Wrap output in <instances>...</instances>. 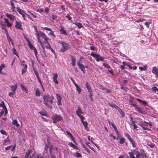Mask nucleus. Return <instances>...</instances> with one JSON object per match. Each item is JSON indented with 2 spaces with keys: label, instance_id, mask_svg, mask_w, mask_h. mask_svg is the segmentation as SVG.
Instances as JSON below:
<instances>
[{
  "label": "nucleus",
  "instance_id": "obj_4",
  "mask_svg": "<svg viewBox=\"0 0 158 158\" xmlns=\"http://www.w3.org/2000/svg\"><path fill=\"white\" fill-rule=\"evenodd\" d=\"M90 55L95 59L96 61L99 62V61H103L104 60V58L98 54L94 52L91 53Z\"/></svg>",
  "mask_w": 158,
  "mask_h": 158
},
{
  "label": "nucleus",
  "instance_id": "obj_23",
  "mask_svg": "<svg viewBox=\"0 0 158 158\" xmlns=\"http://www.w3.org/2000/svg\"><path fill=\"white\" fill-rule=\"evenodd\" d=\"M41 115L43 116H48L47 112L45 110L39 112Z\"/></svg>",
  "mask_w": 158,
  "mask_h": 158
},
{
  "label": "nucleus",
  "instance_id": "obj_36",
  "mask_svg": "<svg viewBox=\"0 0 158 158\" xmlns=\"http://www.w3.org/2000/svg\"><path fill=\"white\" fill-rule=\"evenodd\" d=\"M147 65H144V67H142L141 66H139V69L141 71H145L147 69Z\"/></svg>",
  "mask_w": 158,
  "mask_h": 158
},
{
  "label": "nucleus",
  "instance_id": "obj_44",
  "mask_svg": "<svg viewBox=\"0 0 158 158\" xmlns=\"http://www.w3.org/2000/svg\"><path fill=\"white\" fill-rule=\"evenodd\" d=\"M31 152V150H29L26 153V158H28L29 155L30 154Z\"/></svg>",
  "mask_w": 158,
  "mask_h": 158
},
{
  "label": "nucleus",
  "instance_id": "obj_13",
  "mask_svg": "<svg viewBox=\"0 0 158 158\" xmlns=\"http://www.w3.org/2000/svg\"><path fill=\"white\" fill-rule=\"evenodd\" d=\"M58 77V75L57 73H55L53 74V79L55 83L56 84H58L59 82L57 80Z\"/></svg>",
  "mask_w": 158,
  "mask_h": 158
},
{
  "label": "nucleus",
  "instance_id": "obj_18",
  "mask_svg": "<svg viewBox=\"0 0 158 158\" xmlns=\"http://www.w3.org/2000/svg\"><path fill=\"white\" fill-rule=\"evenodd\" d=\"M6 16L11 20H14L15 19V16L10 14H6Z\"/></svg>",
  "mask_w": 158,
  "mask_h": 158
},
{
  "label": "nucleus",
  "instance_id": "obj_52",
  "mask_svg": "<svg viewBox=\"0 0 158 158\" xmlns=\"http://www.w3.org/2000/svg\"><path fill=\"white\" fill-rule=\"evenodd\" d=\"M111 125L112 127L114 128L115 131H117L118 130L115 125L113 123H111Z\"/></svg>",
  "mask_w": 158,
  "mask_h": 158
},
{
  "label": "nucleus",
  "instance_id": "obj_19",
  "mask_svg": "<svg viewBox=\"0 0 158 158\" xmlns=\"http://www.w3.org/2000/svg\"><path fill=\"white\" fill-rule=\"evenodd\" d=\"M85 86L89 92H90L91 91H92L89 84L88 82H86Z\"/></svg>",
  "mask_w": 158,
  "mask_h": 158
},
{
  "label": "nucleus",
  "instance_id": "obj_55",
  "mask_svg": "<svg viewBox=\"0 0 158 158\" xmlns=\"http://www.w3.org/2000/svg\"><path fill=\"white\" fill-rule=\"evenodd\" d=\"M50 31V32L49 34L51 35L52 36H53L54 38H55L56 37V35L54 34L53 31H52V30L51 31Z\"/></svg>",
  "mask_w": 158,
  "mask_h": 158
},
{
  "label": "nucleus",
  "instance_id": "obj_41",
  "mask_svg": "<svg viewBox=\"0 0 158 158\" xmlns=\"http://www.w3.org/2000/svg\"><path fill=\"white\" fill-rule=\"evenodd\" d=\"M12 52L15 55H16L17 56L19 57V55L18 52H17L16 50L15 49V48H13L12 49Z\"/></svg>",
  "mask_w": 158,
  "mask_h": 158
},
{
  "label": "nucleus",
  "instance_id": "obj_6",
  "mask_svg": "<svg viewBox=\"0 0 158 158\" xmlns=\"http://www.w3.org/2000/svg\"><path fill=\"white\" fill-rule=\"evenodd\" d=\"M77 64L79 66V68L83 72V73H85V66L84 65L81 63V61H77Z\"/></svg>",
  "mask_w": 158,
  "mask_h": 158
},
{
  "label": "nucleus",
  "instance_id": "obj_17",
  "mask_svg": "<svg viewBox=\"0 0 158 158\" xmlns=\"http://www.w3.org/2000/svg\"><path fill=\"white\" fill-rule=\"evenodd\" d=\"M108 105L112 107L113 108H114L117 109H119V108L114 103H113L108 102Z\"/></svg>",
  "mask_w": 158,
  "mask_h": 158
},
{
  "label": "nucleus",
  "instance_id": "obj_29",
  "mask_svg": "<svg viewBox=\"0 0 158 158\" xmlns=\"http://www.w3.org/2000/svg\"><path fill=\"white\" fill-rule=\"evenodd\" d=\"M27 64H25L24 65V66L23 68L22 69V74H23L24 73H25L27 69Z\"/></svg>",
  "mask_w": 158,
  "mask_h": 158
},
{
  "label": "nucleus",
  "instance_id": "obj_42",
  "mask_svg": "<svg viewBox=\"0 0 158 158\" xmlns=\"http://www.w3.org/2000/svg\"><path fill=\"white\" fill-rule=\"evenodd\" d=\"M128 153L131 158H136L134 156V152H129Z\"/></svg>",
  "mask_w": 158,
  "mask_h": 158
},
{
  "label": "nucleus",
  "instance_id": "obj_57",
  "mask_svg": "<svg viewBox=\"0 0 158 158\" xmlns=\"http://www.w3.org/2000/svg\"><path fill=\"white\" fill-rule=\"evenodd\" d=\"M1 133L3 135H6V132L4 130L2 129L0 130Z\"/></svg>",
  "mask_w": 158,
  "mask_h": 158
},
{
  "label": "nucleus",
  "instance_id": "obj_34",
  "mask_svg": "<svg viewBox=\"0 0 158 158\" xmlns=\"http://www.w3.org/2000/svg\"><path fill=\"white\" fill-rule=\"evenodd\" d=\"M46 47L47 48L50 49L54 55L56 54V52L51 47L50 45H49V47H48L47 46H46Z\"/></svg>",
  "mask_w": 158,
  "mask_h": 158
},
{
  "label": "nucleus",
  "instance_id": "obj_38",
  "mask_svg": "<svg viewBox=\"0 0 158 158\" xmlns=\"http://www.w3.org/2000/svg\"><path fill=\"white\" fill-rule=\"evenodd\" d=\"M125 139L124 138H123V137H121L119 139V143L120 144H123L125 142Z\"/></svg>",
  "mask_w": 158,
  "mask_h": 158
},
{
  "label": "nucleus",
  "instance_id": "obj_5",
  "mask_svg": "<svg viewBox=\"0 0 158 158\" xmlns=\"http://www.w3.org/2000/svg\"><path fill=\"white\" fill-rule=\"evenodd\" d=\"M148 124V123L144 121L143 123H141L139 125L142 127L143 129L150 131V129L147 127Z\"/></svg>",
  "mask_w": 158,
  "mask_h": 158
},
{
  "label": "nucleus",
  "instance_id": "obj_10",
  "mask_svg": "<svg viewBox=\"0 0 158 158\" xmlns=\"http://www.w3.org/2000/svg\"><path fill=\"white\" fill-rule=\"evenodd\" d=\"M76 113L77 115L78 116H80V115H81V114H83L84 113V112L82 111L80 107L79 106L78 107L77 110L76 111Z\"/></svg>",
  "mask_w": 158,
  "mask_h": 158
},
{
  "label": "nucleus",
  "instance_id": "obj_47",
  "mask_svg": "<svg viewBox=\"0 0 158 158\" xmlns=\"http://www.w3.org/2000/svg\"><path fill=\"white\" fill-rule=\"evenodd\" d=\"M89 143H86V144L87 145L88 147L89 148L91 149L92 150H93V151H94V152H95V150H94V148L92 147H91L89 144Z\"/></svg>",
  "mask_w": 158,
  "mask_h": 158
},
{
  "label": "nucleus",
  "instance_id": "obj_1",
  "mask_svg": "<svg viewBox=\"0 0 158 158\" xmlns=\"http://www.w3.org/2000/svg\"><path fill=\"white\" fill-rule=\"evenodd\" d=\"M44 103L48 108H52V106L50 105L53 103L54 97L50 96L49 94L44 95L43 97Z\"/></svg>",
  "mask_w": 158,
  "mask_h": 158
},
{
  "label": "nucleus",
  "instance_id": "obj_46",
  "mask_svg": "<svg viewBox=\"0 0 158 158\" xmlns=\"http://www.w3.org/2000/svg\"><path fill=\"white\" fill-rule=\"evenodd\" d=\"M44 42L45 43L47 44L49 46V45H50L49 44V42L48 41V38L47 37L46 38H45L44 39Z\"/></svg>",
  "mask_w": 158,
  "mask_h": 158
},
{
  "label": "nucleus",
  "instance_id": "obj_35",
  "mask_svg": "<svg viewBox=\"0 0 158 158\" xmlns=\"http://www.w3.org/2000/svg\"><path fill=\"white\" fill-rule=\"evenodd\" d=\"M21 88L23 89V90H24L25 92L26 93H27L28 92V90L27 89V88L25 87L24 85H21Z\"/></svg>",
  "mask_w": 158,
  "mask_h": 158
},
{
  "label": "nucleus",
  "instance_id": "obj_25",
  "mask_svg": "<svg viewBox=\"0 0 158 158\" xmlns=\"http://www.w3.org/2000/svg\"><path fill=\"white\" fill-rule=\"evenodd\" d=\"M129 141L132 144V146L134 148H135L136 147V143L132 138L129 140Z\"/></svg>",
  "mask_w": 158,
  "mask_h": 158
},
{
  "label": "nucleus",
  "instance_id": "obj_60",
  "mask_svg": "<svg viewBox=\"0 0 158 158\" xmlns=\"http://www.w3.org/2000/svg\"><path fill=\"white\" fill-rule=\"evenodd\" d=\"M78 116L80 117V118L81 119V122H83V121H84V120L85 119V118H84L83 116L81 115H80V116Z\"/></svg>",
  "mask_w": 158,
  "mask_h": 158
},
{
  "label": "nucleus",
  "instance_id": "obj_12",
  "mask_svg": "<svg viewBox=\"0 0 158 158\" xmlns=\"http://www.w3.org/2000/svg\"><path fill=\"white\" fill-rule=\"evenodd\" d=\"M39 35V36H41L44 39L45 38H46V37H47L46 35L44 33L40 31H39L38 33H37L35 34L36 35Z\"/></svg>",
  "mask_w": 158,
  "mask_h": 158
},
{
  "label": "nucleus",
  "instance_id": "obj_62",
  "mask_svg": "<svg viewBox=\"0 0 158 158\" xmlns=\"http://www.w3.org/2000/svg\"><path fill=\"white\" fill-rule=\"evenodd\" d=\"M43 30H46L47 31H51V29H50L49 28L47 27H43Z\"/></svg>",
  "mask_w": 158,
  "mask_h": 158
},
{
  "label": "nucleus",
  "instance_id": "obj_49",
  "mask_svg": "<svg viewBox=\"0 0 158 158\" xmlns=\"http://www.w3.org/2000/svg\"><path fill=\"white\" fill-rule=\"evenodd\" d=\"M28 45L30 48L32 50L34 49V48H35L34 47L32 44L30 42H28Z\"/></svg>",
  "mask_w": 158,
  "mask_h": 158
},
{
  "label": "nucleus",
  "instance_id": "obj_15",
  "mask_svg": "<svg viewBox=\"0 0 158 158\" xmlns=\"http://www.w3.org/2000/svg\"><path fill=\"white\" fill-rule=\"evenodd\" d=\"M70 56L71 58L72 62L71 64H72V65L74 66L76 65V58L73 55H71Z\"/></svg>",
  "mask_w": 158,
  "mask_h": 158
},
{
  "label": "nucleus",
  "instance_id": "obj_48",
  "mask_svg": "<svg viewBox=\"0 0 158 158\" xmlns=\"http://www.w3.org/2000/svg\"><path fill=\"white\" fill-rule=\"evenodd\" d=\"M103 65L104 66L106 67V68L107 69H109V68H110V66L109 65V64H108L106 63H103Z\"/></svg>",
  "mask_w": 158,
  "mask_h": 158
},
{
  "label": "nucleus",
  "instance_id": "obj_33",
  "mask_svg": "<svg viewBox=\"0 0 158 158\" xmlns=\"http://www.w3.org/2000/svg\"><path fill=\"white\" fill-rule=\"evenodd\" d=\"M46 47L47 48L50 49L54 55L56 54V52L51 47L50 45H49V47H48L47 46H46Z\"/></svg>",
  "mask_w": 158,
  "mask_h": 158
},
{
  "label": "nucleus",
  "instance_id": "obj_26",
  "mask_svg": "<svg viewBox=\"0 0 158 158\" xmlns=\"http://www.w3.org/2000/svg\"><path fill=\"white\" fill-rule=\"evenodd\" d=\"M17 88V84H15L14 85L11 86V90L14 92H15V91Z\"/></svg>",
  "mask_w": 158,
  "mask_h": 158
},
{
  "label": "nucleus",
  "instance_id": "obj_22",
  "mask_svg": "<svg viewBox=\"0 0 158 158\" xmlns=\"http://www.w3.org/2000/svg\"><path fill=\"white\" fill-rule=\"evenodd\" d=\"M83 125L84 126L85 129L87 131H89V129L87 126L88 123L86 121H83L81 122Z\"/></svg>",
  "mask_w": 158,
  "mask_h": 158
},
{
  "label": "nucleus",
  "instance_id": "obj_11",
  "mask_svg": "<svg viewBox=\"0 0 158 158\" xmlns=\"http://www.w3.org/2000/svg\"><path fill=\"white\" fill-rule=\"evenodd\" d=\"M73 23L76 25L79 29H81L83 27V26L81 23H78L76 20L73 21Z\"/></svg>",
  "mask_w": 158,
  "mask_h": 158
},
{
  "label": "nucleus",
  "instance_id": "obj_43",
  "mask_svg": "<svg viewBox=\"0 0 158 158\" xmlns=\"http://www.w3.org/2000/svg\"><path fill=\"white\" fill-rule=\"evenodd\" d=\"M121 89L124 91L125 92H126L127 91V89L128 88L125 86L123 85H122L121 87Z\"/></svg>",
  "mask_w": 158,
  "mask_h": 158
},
{
  "label": "nucleus",
  "instance_id": "obj_53",
  "mask_svg": "<svg viewBox=\"0 0 158 158\" xmlns=\"http://www.w3.org/2000/svg\"><path fill=\"white\" fill-rule=\"evenodd\" d=\"M15 92H10L9 93L8 95L9 96L11 97H13V95L15 94Z\"/></svg>",
  "mask_w": 158,
  "mask_h": 158
},
{
  "label": "nucleus",
  "instance_id": "obj_40",
  "mask_svg": "<svg viewBox=\"0 0 158 158\" xmlns=\"http://www.w3.org/2000/svg\"><path fill=\"white\" fill-rule=\"evenodd\" d=\"M41 46V47L42 48V49H43V52L44 54V55L46 57H47V56L46 54V51L45 50V47L44 45V44H43V45H42Z\"/></svg>",
  "mask_w": 158,
  "mask_h": 158
},
{
  "label": "nucleus",
  "instance_id": "obj_8",
  "mask_svg": "<svg viewBox=\"0 0 158 158\" xmlns=\"http://www.w3.org/2000/svg\"><path fill=\"white\" fill-rule=\"evenodd\" d=\"M22 24L21 22H19L17 21L16 22V25L15 26V27L17 29L23 30V28L22 27Z\"/></svg>",
  "mask_w": 158,
  "mask_h": 158
},
{
  "label": "nucleus",
  "instance_id": "obj_16",
  "mask_svg": "<svg viewBox=\"0 0 158 158\" xmlns=\"http://www.w3.org/2000/svg\"><path fill=\"white\" fill-rule=\"evenodd\" d=\"M152 73L156 76H158V69L156 67H152Z\"/></svg>",
  "mask_w": 158,
  "mask_h": 158
},
{
  "label": "nucleus",
  "instance_id": "obj_50",
  "mask_svg": "<svg viewBox=\"0 0 158 158\" xmlns=\"http://www.w3.org/2000/svg\"><path fill=\"white\" fill-rule=\"evenodd\" d=\"M119 109L118 110V111L121 114L122 116L123 117H124V113L122 110H121L120 108L118 109Z\"/></svg>",
  "mask_w": 158,
  "mask_h": 158
},
{
  "label": "nucleus",
  "instance_id": "obj_56",
  "mask_svg": "<svg viewBox=\"0 0 158 158\" xmlns=\"http://www.w3.org/2000/svg\"><path fill=\"white\" fill-rule=\"evenodd\" d=\"M109 136H110L111 137H112L113 138V139L114 140H115L116 139L117 140H118V137H117V138H116L115 136L114 135H113L112 134H110Z\"/></svg>",
  "mask_w": 158,
  "mask_h": 158
},
{
  "label": "nucleus",
  "instance_id": "obj_32",
  "mask_svg": "<svg viewBox=\"0 0 158 158\" xmlns=\"http://www.w3.org/2000/svg\"><path fill=\"white\" fill-rule=\"evenodd\" d=\"M33 70L34 72V73L35 74L37 78H38L40 77L39 75L38 72L37 71L36 69H35L34 67L33 68Z\"/></svg>",
  "mask_w": 158,
  "mask_h": 158
},
{
  "label": "nucleus",
  "instance_id": "obj_21",
  "mask_svg": "<svg viewBox=\"0 0 158 158\" xmlns=\"http://www.w3.org/2000/svg\"><path fill=\"white\" fill-rule=\"evenodd\" d=\"M136 100L138 101L140 103H143L144 106H146L147 105L148 102L146 101H143L140 99H137Z\"/></svg>",
  "mask_w": 158,
  "mask_h": 158
},
{
  "label": "nucleus",
  "instance_id": "obj_9",
  "mask_svg": "<svg viewBox=\"0 0 158 158\" xmlns=\"http://www.w3.org/2000/svg\"><path fill=\"white\" fill-rule=\"evenodd\" d=\"M56 98L58 101L57 104L58 105H61V100L62 97L61 96L58 94H56Z\"/></svg>",
  "mask_w": 158,
  "mask_h": 158
},
{
  "label": "nucleus",
  "instance_id": "obj_28",
  "mask_svg": "<svg viewBox=\"0 0 158 158\" xmlns=\"http://www.w3.org/2000/svg\"><path fill=\"white\" fill-rule=\"evenodd\" d=\"M17 10V11L21 15H22L24 13H25L24 11L20 9L19 7H17L16 8Z\"/></svg>",
  "mask_w": 158,
  "mask_h": 158
},
{
  "label": "nucleus",
  "instance_id": "obj_54",
  "mask_svg": "<svg viewBox=\"0 0 158 158\" xmlns=\"http://www.w3.org/2000/svg\"><path fill=\"white\" fill-rule=\"evenodd\" d=\"M10 140L8 138V137L6 139V140H5V141H4V143H3V145H7V144H6V143L7 142H10Z\"/></svg>",
  "mask_w": 158,
  "mask_h": 158
},
{
  "label": "nucleus",
  "instance_id": "obj_7",
  "mask_svg": "<svg viewBox=\"0 0 158 158\" xmlns=\"http://www.w3.org/2000/svg\"><path fill=\"white\" fill-rule=\"evenodd\" d=\"M134 152L136 156V158H139V157H140L141 154V155H143V152H144V151L143 149H141L140 150V152L141 153H140V152L138 151H134Z\"/></svg>",
  "mask_w": 158,
  "mask_h": 158
},
{
  "label": "nucleus",
  "instance_id": "obj_31",
  "mask_svg": "<svg viewBox=\"0 0 158 158\" xmlns=\"http://www.w3.org/2000/svg\"><path fill=\"white\" fill-rule=\"evenodd\" d=\"M10 3L11 6V9L12 11L14 12L15 11V7L14 5V3L12 0L10 1Z\"/></svg>",
  "mask_w": 158,
  "mask_h": 158
},
{
  "label": "nucleus",
  "instance_id": "obj_39",
  "mask_svg": "<svg viewBox=\"0 0 158 158\" xmlns=\"http://www.w3.org/2000/svg\"><path fill=\"white\" fill-rule=\"evenodd\" d=\"M124 135L125 137L129 141L132 139L130 135L128 133H125L124 134Z\"/></svg>",
  "mask_w": 158,
  "mask_h": 158
},
{
  "label": "nucleus",
  "instance_id": "obj_63",
  "mask_svg": "<svg viewBox=\"0 0 158 158\" xmlns=\"http://www.w3.org/2000/svg\"><path fill=\"white\" fill-rule=\"evenodd\" d=\"M66 17L69 20H71L72 19V17L69 14H67Z\"/></svg>",
  "mask_w": 158,
  "mask_h": 158
},
{
  "label": "nucleus",
  "instance_id": "obj_58",
  "mask_svg": "<svg viewBox=\"0 0 158 158\" xmlns=\"http://www.w3.org/2000/svg\"><path fill=\"white\" fill-rule=\"evenodd\" d=\"M33 50H34L35 56L37 57L38 52L36 48H34Z\"/></svg>",
  "mask_w": 158,
  "mask_h": 158
},
{
  "label": "nucleus",
  "instance_id": "obj_14",
  "mask_svg": "<svg viewBox=\"0 0 158 158\" xmlns=\"http://www.w3.org/2000/svg\"><path fill=\"white\" fill-rule=\"evenodd\" d=\"M60 28H61V29H59L60 31V34L64 35H67L68 34L66 33V31L64 30L63 26H60Z\"/></svg>",
  "mask_w": 158,
  "mask_h": 158
},
{
  "label": "nucleus",
  "instance_id": "obj_27",
  "mask_svg": "<svg viewBox=\"0 0 158 158\" xmlns=\"http://www.w3.org/2000/svg\"><path fill=\"white\" fill-rule=\"evenodd\" d=\"M12 124L16 126L17 127H18L19 126V124L18 123L17 120H14L12 122Z\"/></svg>",
  "mask_w": 158,
  "mask_h": 158
},
{
  "label": "nucleus",
  "instance_id": "obj_3",
  "mask_svg": "<svg viewBox=\"0 0 158 158\" xmlns=\"http://www.w3.org/2000/svg\"><path fill=\"white\" fill-rule=\"evenodd\" d=\"M52 119L53 121V123H55L62 121L63 120V118L60 115L54 114L52 117Z\"/></svg>",
  "mask_w": 158,
  "mask_h": 158
},
{
  "label": "nucleus",
  "instance_id": "obj_61",
  "mask_svg": "<svg viewBox=\"0 0 158 158\" xmlns=\"http://www.w3.org/2000/svg\"><path fill=\"white\" fill-rule=\"evenodd\" d=\"M70 79L72 81V82H73V84H74L75 86L77 85V84L76 83L74 80L73 78H70Z\"/></svg>",
  "mask_w": 158,
  "mask_h": 158
},
{
  "label": "nucleus",
  "instance_id": "obj_37",
  "mask_svg": "<svg viewBox=\"0 0 158 158\" xmlns=\"http://www.w3.org/2000/svg\"><path fill=\"white\" fill-rule=\"evenodd\" d=\"M75 86L76 88V90H77L78 93H79V94H80L81 92V89L80 88V87H79L78 85Z\"/></svg>",
  "mask_w": 158,
  "mask_h": 158
},
{
  "label": "nucleus",
  "instance_id": "obj_2",
  "mask_svg": "<svg viewBox=\"0 0 158 158\" xmlns=\"http://www.w3.org/2000/svg\"><path fill=\"white\" fill-rule=\"evenodd\" d=\"M59 43L62 45L60 50V52H64L70 49L71 47L68 43L62 41H60Z\"/></svg>",
  "mask_w": 158,
  "mask_h": 158
},
{
  "label": "nucleus",
  "instance_id": "obj_64",
  "mask_svg": "<svg viewBox=\"0 0 158 158\" xmlns=\"http://www.w3.org/2000/svg\"><path fill=\"white\" fill-rule=\"evenodd\" d=\"M69 144L71 147H72V148H73L75 146V145L74 144H73V143H72L69 142Z\"/></svg>",
  "mask_w": 158,
  "mask_h": 158
},
{
  "label": "nucleus",
  "instance_id": "obj_59",
  "mask_svg": "<svg viewBox=\"0 0 158 158\" xmlns=\"http://www.w3.org/2000/svg\"><path fill=\"white\" fill-rule=\"evenodd\" d=\"M52 18L53 20H56L57 18L56 15L54 14L52 15Z\"/></svg>",
  "mask_w": 158,
  "mask_h": 158
},
{
  "label": "nucleus",
  "instance_id": "obj_20",
  "mask_svg": "<svg viewBox=\"0 0 158 158\" xmlns=\"http://www.w3.org/2000/svg\"><path fill=\"white\" fill-rule=\"evenodd\" d=\"M138 112H139L140 113L144 114L145 112V110H142V109L140 108L139 106L138 107H136V108L135 109Z\"/></svg>",
  "mask_w": 158,
  "mask_h": 158
},
{
  "label": "nucleus",
  "instance_id": "obj_30",
  "mask_svg": "<svg viewBox=\"0 0 158 158\" xmlns=\"http://www.w3.org/2000/svg\"><path fill=\"white\" fill-rule=\"evenodd\" d=\"M73 155L77 158H80L82 157L81 154L78 152H76L73 153Z\"/></svg>",
  "mask_w": 158,
  "mask_h": 158
},
{
  "label": "nucleus",
  "instance_id": "obj_24",
  "mask_svg": "<svg viewBox=\"0 0 158 158\" xmlns=\"http://www.w3.org/2000/svg\"><path fill=\"white\" fill-rule=\"evenodd\" d=\"M41 93L38 88H37L35 91V94L37 97H40L41 95Z\"/></svg>",
  "mask_w": 158,
  "mask_h": 158
},
{
  "label": "nucleus",
  "instance_id": "obj_45",
  "mask_svg": "<svg viewBox=\"0 0 158 158\" xmlns=\"http://www.w3.org/2000/svg\"><path fill=\"white\" fill-rule=\"evenodd\" d=\"M48 146L47 145V144L46 143L45 144V149L44 150V152L46 153H48Z\"/></svg>",
  "mask_w": 158,
  "mask_h": 158
},
{
  "label": "nucleus",
  "instance_id": "obj_51",
  "mask_svg": "<svg viewBox=\"0 0 158 158\" xmlns=\"http://www.w3.org/2000/svg\"><path fill=\"white\" fill-rule=\"evenodd\" d=\"M152 90L155 92H156V91H158V89L157 88L156 86H153L152 88Z\"/></svg>",
  "mask_w": 158,
  "mask_h": 158
}]
</instances>
